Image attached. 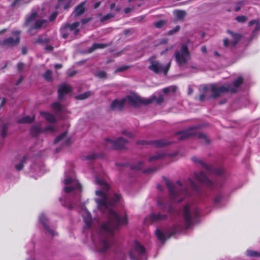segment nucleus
<instances>
[{
  "label": "nucleus",
  "instance_id": "obj_62",
  "mask_svg": "<svg viewBox=\"0 0 260 260\" xmlns=\"http://www.w3.org/2000/svg\"><path fill=\"white\" fill-rule=\"evenodd\" d=\"M138 144H142V145H144V144H147L148 143L146 142V141H139L137 143Z\"/></svg>",
  "mask_w": 260,
  "mask_h": 260
},
{
  "label": "nucleus",
  "instance_id": "obj_44",
  "mask_svg": "<svg viewBox=\"0 0 260 260\" xmlns=\"http://www.w3.org/2000/svg\"><path fill=\"white\" fill-rule=\"evenodd\" d=\"M222 200V197L220 195L218 194L215 196V197L214 199V203L215 205H218L219 203H220Z\"/></svg>",
  "mask_w": 260,
  "mask_h": 260
},
{
  "label": "nucleus",
  "instance_id": "obj_34",
  "mask_svg": "<svg viewBox=\"0 0 260 260\" xmlns=\"http://www.w3.org/2000/svg\"><path fill=\"white\" fill-rule=\"evenodd\" d=\"M165 156V154L162 153H159L155 154L149 157V161H155L162 158Z\"/></svg>",
  "mask_w": 260,
  "mask_h": 260
},
{
  "label": "nucleus",
  "instance_id": "obj_48",
  "mask_svg": "<svg viewBox=\"0 0 260 260\" xmlns=\"http://www.w3.org/2000/svg\"><path fill=\"white\" fill-rule=\"evenodd\" d=\"M180 27L179 25H177L174 28H173L172 30H170L168 31V35H172L174 34L175 32H177L180 30Z\"/></svg>",
  "mask_w": 260,
  "mask_h": 260
},
{
  "label": "nucleus",
  "instance_id": "obj_20",
  "mask_svg": "<svg viewBox=\"0 0 260 260\" xmlns=\"http://www.w3.org/2000/svg\"><path fill=\"white\" fill-rule=\"evenodd\" d=\"M19 31H15L13 32L12 34L15 35L14 37H10L7 39L4 40L2 44L8 46H13L18 44L19 42Z\"/></svg>",
  "mask_w": 260,
  "mask_h": 260
},
{
  "label": "nucleus",
  "instance_id": "obj_27",
  "mask_svg": "<svg viewBox=\"0 0 260 260\" xmlns=\"http://www.w3.org/2000/svg\"><path fill=\"white\" fill-rule=\"evenodd\" d=\"M109 46L108 44L105 43H94L89 48L88 52L91 53L98 49L104 48Z\"/></svg>",
  "mask_w": 260,
  "mask_h": 260
},
{
  "label": "nucleus",
  "instance_id": "obj_38",
  "mask_svg": "<svg viewBox=\"0 0 260 260\" xmlns=\"http://www.w3.org/2000/svg\"><path fill=\"white\" fill-rule=\"evenodd\" d=\"M246 255L250 257H260V252L257 251L247 250L246 252Z\"/></svg>",
  "mask_w": 260,
  "mask_h": 260
},
{
  "label": "nucleus",
  "instance_id": "obj_50",
  "mask_svg": "<svg viewBox=\"0 0 260 260\" xmlns=\"http://www.w3.org/2000/svg\"><path fill=\"white\" fill-rule=\"evenodd\" d=\"M23 3V0H15L12 4L13 7H18Z\"/></svg>",
  "mask_w": 260,
  "mask_h": 260
},
{
  "label": "nucleus",
  "instance_id": "obj_16",
  "mask_svg": "<svg viewBox=\"0 0 260 260\" xmlns=\"http://www.w3.org/2000/svg\"><path fill=\"white\" fill-rule=\"evenodd\" d=\"M197 134V127L192 126L185 131L177 133L176 135L178 136V139L179 140H182L194 136Z\"/></svg>",
  "mask_w": 260,
  "mask_h": 260
},
{
  "label": "nucleus",
  "instance_id": "obj_37",
  "mask_svg": "<svg viewBox=\"0 0 260 260\" xmlns=\"http://www.w3.org/2000/svg\"><path fill=\"white\" fill-rule=\"evenodd\" d=\"M167 21L166 20H160L158 21L155 22L154 23V25L156 28H160L165 26Z\"/></svg>",
  "mask_w": 260,
  "mask_h": 260
},
{
  "label": "nucleus",
  "instance_id": "obj_19",
  "mask_svg": "<svg viewBox=\"0 0 260 260\" xmlns=\"http://www.w3.org/2000/svg\"><path fill=\"white\" fill-rule=\"evenodd\" d=\"M195 179L208 187H214L215 186L214 183L208 178L206 175L203 172H201L199 174L196 173Z\"/></svg>",
  "mask_w": 260,
  "mask_h": 260
},
{
  "label": "nucleus",
  "instance_id": "obj_15",
  "mask_svg": "<svg viewBox=\"0 0 260 260\" xmlns=\"http://www.w3.org/2000/svg\"><path fill=\"white\" fill-rule=\"evenodd\" d=\"M191 159L193 162L201 164V166L206 169L209 173H214L217 175H220L223 173V169L222 168H213L212 167L207 165L202 160L198 159L196 157H192Z\"/></svg>",
  "mask_w": 260,
  "mask_h": 260
},
{
  "label": "nucleus",
  "instance_id": "obj_52",
  "mask_svg": "<svg viewBox=\"0 0 260 260\" xmlns=\"http://www.w3.org/2000/svg\"><path fill=\"white\" fill-rule=\"evenodd\" d=\"M128 68H129V66H123L122 67H120L117 68L115 70V72L116 73V72H123L124 71L127 70Z\"/></svg>",
  "mask_w": 260,
  "mask_h": 260
},
{
  "label": "nucleus",
  "instance_id": "obj_25",
  "mask_svg": "<svg viewBox=\"0 0 260 260\" xmlns=\"http://www.w3.org/2000/svg\"><path fill=\"white\" fill-rule=\"evenodd\" d=\"M37 15V13L35 12H32L31 14L26 18L25 25L27 26H31L32 27V25L34 22V20L35 18H36Z\"/></svg>",
  "mask_w": 260,
  "mask_h": 260
},
{
  "label": "nucleus",
  "instance_id": "obj_22",
  "mask_svg": "<svg viewBox=\"0 0 260 260\" xmlns=\"http://www.w3.org/2000/svg\"><path fill=\"white\" fill-rule=\"evenodd\" d=\"M72 91V88L69 85L62 84L59 86L58 92V98L61 99L63 98L64 95L70 93Z\"/></svg>",
  "mask_w": 260,
  "mask_h": 260
},
{
  "label": "nucleus",
  "instance_id": "obj_6",
  "mask_svg": "<svg viewBox=\"0 0 260 260\" xmlns=\"http://www.w3.org/2000/svg\"><path fill=\"white\" fill-rule=\"evenodd\" d=\"M189 41L182 44L179 49L175 51L174 57L177 64L181 66L186 64L190 58V53L188 50Z\"/></svg>",
  "mask_w": 260,
  "mask_h": 260
},
{
  "label": "nucleus",
  "instance_id": "obj_47",
  "mask_svg": "<svg viewBox=\"0 0 260 260\" xmlns=\"http://www.w3.org/2000/svg\"><path fill=\"white\" fill-rule=\"evenodd\" d=\"M188 183L189 184L190 187L192 188V189L194 190H197L198 189V187L195 184V183L190 179L189 178L188 179Z\"/></svg>",
  "mask_w": 260,
  "mask_h": 260
},
{
  "label": "nucleus",
  "instance_id": "obj_2",
  "mask_svg": "<svg viewBox=\"0 0 260 260\" xmlns=\"http://www.w3.org/2000/svg\"><path fill=\"white\" fill-rule=\"evenodd\" d=\"M64 179L63 183L64 185L63 191L66 193L63 201L60 199L62 205L69 209L73 208L71 203V199L77 201L80 198V194L82 191V187L80 183L76 179L74 172L72 170L66 171L64 173Z\"/></svg>",
  "mask_w": 260,
  "mask_h": 260
},
{
  "label": "nucleus",
  "instance_id": "obj_40",
  "mask_svg": "<svg viewBox=\"0 0 260 260\" xmlns=\"http://www.w3.org/2000/svg\"><path fill=\"white\" fill-rule=\"evenodd\" d=\"M115 13H110L107 14V15H105L104 16H103L102 17L101 21L102 22L107 21V20L110 19V18L114 17L115 16Z\"/></svg>",
  "mask_w": 260,
  "mask_h": 260
},
{
  "label": "nucleus",
  "instance_id": "obj_35",
  "mask_svg": "<svg viewBox=\"0 0 260 260\" xmlns=\"http://www.w3.org/2000/svg\"><path fill=\"white\" fill-rule=\"evenodd\" d=\"M52 108L56 112H61L63 110V106L57 102L52 104Z\"/></svg>",
  "mask_w": 260,
  "mask_h": 260
},
{
  "label": "nucleus",
  "instance_id": "obj_42",
  "mask_svg": "<svg viewBox=\"0 0 260 260\" xmlns=\"http://www.w3.org/2000/svg\"><path fill=\"white\" fill-rule=\"evenodd\" d=\"M198 137L199 139H203L205 141V143L206 144H208L209 143V140L208 138V137L204 134H203V133L198 134Z\"/></svg>",
  "mask_w": 260,
  "mask_h": 260
},
{
  "label": "nucleus",
  "instance_id": "obj_63",
  "mask_svg": "<svg viewBox=\"0 0 260 260\" xmlns=\"http://www.w3.org/2000/svg\"><path fill=\"white\" fill-rule=\"evenodd\" d=\"M201 50L203 53H206L207 52L206 47L205 46L201 47Z\"/></svg>",
  "mask_w": 260,
  "mask_h": 260
},
{
  "label": "nucleus",
  "instance_id": "obj_4",
  "mask_svg": "<svg viewBox=\"0 0 260 260\" xmlns=\"http://www.w3.org/2000/svg\"><path fill=\"white\" fill-rule=\"evenodd\" d=\"M171 198L175 202H180L188 194L186 184H182L179 181L173 183L168 179L165 180Z\"/></svg>",
  "mask_w": 260,
  "mask_h": 260
},
{
  "label": "nucleus",
  "instance_id": "obj_57",
  "mask_svg": "<svg viewBox=\"0 0 260 260\" xmlns=\"http://www.w3.org/2000/svg\"><path fill=\"white\" fill-rule=\"evenodd\" d=\"M96 157V156L95 154H91L89 155L86 156H84V158L85 159H92Z\"/></svg>",
  "mask_w": 260,
  "mask_h": 260
},
{
  "label": "nucleus",
  "instance_id": "obj_46",
  "mask_svg": "<svg viewBox=\"0 0 260 260\" xmlns=\"http://www.w3.org/2000/svg\"><path fill=\"white\" fill-rule=\"evenodd\" d=\"M8 126L7 124H5L3 126V131L1 134L2 137L3 138H4L7 135V131L8 129Z\"/></svg>",
  "mask_w": 260,
  "mask_h": 260
},
{
  "label": "nucleus",
  "instance_id": "obj_11",
  "mask_svg": "<svg viewBox=\"0 0 260 260\" xmlns=\"http://www.w3.org/2000/svg\"><path fill=\"white\" fill-rule=\"evenodd\" d=\"M126 104L133 106L134 107H139L142 105H148L152 103V99H143L136 94H132L127 95L125 98Z\"/></svg>",
  "mask_w": 260,
  "mask_h": 260
},
{
  "label": "nucleus",
  "instance_id": "obj_29",
  "mask_svg": "<svg viewBox=\"0 0 260 260\" xmlns=\"http://www.w3.org/2000/svg\"><path fill=\"white\" fill-rule=\"evenodd\" d=\"M84 12V4L81 3L77 6L75 9L74 13L75 16H79L83 14Z\"/></svg>",
  "mask_w": 260,
  "mask_h": 260
},
{
  "label": "nucleus",
  "instance_id": "obj_30",
  "mask_svg": "<svg viewBox=\"0 0 260 260\" xmlns=\"http://www.w3.org/2000/svg\"><path fill=\"white\" fill-rule=\"evenodd\" d=\"M26 158V156H23L20 162L15 165V168L17 171H20L23 168Z\"/></svg>",
  "mask_w": 260,
  "mask_h": 260
},
{
  "label": "nucleus",
  "instance_id": "obj_61",
  "mask_svg": "<svg viewBox=\"0 0 260 260\" xmlns=\"http://www.w3.org/2000/svg\"><path fill=\"white\" fill-rule=\"evenodd\" d=\"M53 47L51 46L48 45L45 47V50L47 51H51L53 50Z\"/></svg>",
  "mask_w": 260,
  "mask_h": 260
},
{
  "label": "nucleus",
  "instance_id": "obj_43",
  "mask_svg": "<svg viewBox=\"0 0 260 260\" xmlns=\"http://www.w3.org/2000/svg\"><path fill=\"white\" fill-rule=\"evenodd\" d=\"M44 78L47 81L52 80V73L50 70H47L44 74Z\"/></svg>",
  "mask_w": 260,
  "mask_h": 260
},
{
  "label": "nucleus",
  "instance_id": "obj_3",
  "mask_svg": "<svg viewBox=\"0 0 260 260\" xmlns=\"http://www.w3.org/2000/svg\"><path fill=\"white\" fill-rule=\"evenodd\" d=\"M243 79L239 77L233 83L232 86L225 85L217 87L215 85H203L200 88V94L199 100L200 101L208 100L211 98L215 99L225 91L236 92L242 84Z\"/></svg>",
  "mask_w": 260,
  "mask_h": 260
},
{
  "label": "nucleus",
  "instance_id": "obj_21",
  "mask_svg": "<svg viewBox=\"0 0 260 260\" xmlns=\"http://www.w3.org/2000/svg\"><path fill=\"white\" fill-rule=\"evenodd\" d=\"M126 104V103L124 98L121 100H115L111 103L110 108L112 110L120 111Z\"/></svg>",
  "mask_w": 260,
  "mask_h": 260
},
{
  "label": "nucleus",
  "instance_id": "obj_1",
  "mask_svg": "<svg viewBox=\"0 0 260 260\" xmlns=\"http://www.w3.org/2000/svg\"><path fill=\"white\" fill-rule=\"evenodd\" d=\"M95 183L101 186L102 189L95 191L98 197L95 199V201L99 210L103 213H107L108 220L101 226L98 235V243L96 244L94 238L92 236V240L96 245L97 250L100 252H105L108 251L114 244V230L120 225L126 224L127 217L126 215L121 216L118 215L111 208L112 205L120 200V196L115 193L112 197H108L106 191L109 189V187L105 180L96 177Z\"/></svg>",
  "mask_w": 260,
  "mask_h": 260
},
{
  "label": "nucleus",
  "instance_id": "obj_36",
  "mask_svg": "<svg viewBox=\"0 0 260 260\" xmlns=\"http://www.w3.org/2000/svg\"><path fill=\"white\" fill-rule=\"evenodd\" d=\"M248 24L249 26H252L253 24H255V28L253 30V34H255L256 32L260 30V23L257 22L255 20L250 21Z\"/></svg>",
  "mask_w": 260,
  "mask_h": 260
},
{
  "label": "nucleus",
  "instance_id": "obj_17",
  "mask_svg": "<svg viewBox=\"0 0 260 260\" xmlns=\"http://www.w3.org/2000/svg\"><path fill=\"white\" fill-rule=\"evenodd\" d=\"M55 128L52 126H46L44 129H42L39 125H35L31 127L30 133L34 136H37L41 133H54L55 132Z\"/></svg>",
  "mask_w": 260,
  "mask_h": 260
},
{
  "label": "nucleus",
  "instance_id": "obj_10",
  "mask_svg": "<svg viewBox=\"0 0 260 260\" xmlns=\"http://www.w3.org/2000/svg\"><path fill=\"white\" fill-rule=\"evenodd\" d=\"M127 143V140L119 137L116 140L106 139L105 142V145L108 149L119 150L125 148Z\"/></svg>",
  "mask_w": 260,
  "mask_h": 260
},
{
  "label": "nucleus",
  "instance_id": "obj_9",
  "mask_svg": "<svg viewBox=\"0 0 260 260\" xmlns=\"http://www.w3.org/2000/svg\"><path fill=\"white\" fill-rule=\"evenodd\" d=\"M80 22H79L73 23L72 24H65L60 28L62 37L63 39H66L68 37H70L71 38H74L79 32L80 30L78 28Z\"/></svg>",
  "mask_w": 260,
  "mask_h": 260
},
{
  "label": "nucleus",
  "instance_id": "obj_26",
  "mask_svg": "<svg viewBox=\"0 0 260 260\" xmlns=\"http://www.w3.org/2000/svg\"><path fill=\"white\" fill-rule=\"evenodd\" d=\"M40 115L44 117V118L49 122L53 123L56 121V118L54 116L49 113L41 112Z\"/></svg>",
  "mask_w": 260,
  "mask_h": 260
},
{
  "label": "nucleus",
  "instance_id": "obj_33",
  "mask_svg": "<svg viewBox=\"0 0 260 260\" xmlns=\"http://www.w3.org/2000/svg\"><path fill=\"white\" fill-rule=\"evenodd\" d=\"M34 119V117H31L29 116H26L19 119L18 122L21 123H29L32 122Z\"/></svg>",
  "mask_w": 260,
  "mask_h": 260
},
{
  "label": "nucleus",
  "instance_id": "obj_51",
  "mask_svg": "<svg viewBox=\"0 0 260 260\" xmlns=\"http://www.w3.org/2000/svg\"><path fill=\"white\" fill-rule=\"evenodd\" d=\"M236 20L239 22H244L246 21L247 18L244 16H239L236 18Z\"/></svg>",
  "mask_w": 260,
  "mask_h": 260
},
{
  "label": "nucleus",
  "instance_id": "obj_45",
  "mask_svg": "<svg viewBox=\"0 0 260 260\" xmlns=\"http://www.w3.org/2000/svg\"><path fill=\"white\" fill-rule=\"evenodd\" d=\"M95 75L100 78H104L106 76L105 72L100 71L95 73Z\"/></svg>",
  "mask_w": 260,
  "mask_h": 260
},
{
  "label": "nucleus",
  "instance_id": "obj_31",
  "mask_svg": "<svg viewBox=\"0 0 260 260\" xmlns=\"http://www.w3.org/2000/svg\"><path fill=\"white\" fill-rule=\"evenodd\" d=\"M66 132H64L62 134H61L60 135L58 136L56 138V139L54 140V143H58L60 141H64L67 144H68L69 143V140H67L66 139Z\"/></svg>",
  "mask_w": 260,
  "mask_h": 260
},
{
  "label": "nucleus",
  "instance_id": "obj_60",
  "mask_svg": "<svg viewBox=\"0 0 260 260\" xmlns=\"http://www.w3.org/2000/svg\"><path fill=\"white\" fill-rule=\"evenodd\" d=\"M134 7L132 8H126L124 9V12L125 14H127L129 13L132 10H133Z\"/></svg>",
  "mask_w": 260,
  "mask_h": 260
},
{
  "label": "nucleus",
  "instance_id": "obj_8",
  "mask_svg": "<svg viewBox=\"0 0 260 260\" xmlns=\"http://www.w3.org/2000/svg\"><path fill=\"white\" fill-rule=\"evenodd\" d=\"M129 256L132 260H146L147 258L145 249L137 241L133 244Z\"/></svg>",
  "mask_w": 260,
  "mask_h": 260
},
{
  "label": "nucleus",
  "instance_id": "obj_39",
  "mask_svg": "<svg viewBox=\"0 0 260 260\" xmlns=\"http://www.w3.org/2000/svg\"><path fill=\"white\" fill-rule=\"evenodd\" d=\"M177 89V87L175 86H171L163 89L162 91L165 93H167L170 91L175 92Z\"/></svg>",
  "mask_w": 260,
  "mask_h": 260
},
{
  "label": "nucleus",
  "instance_id": "obj_59",
  "mask_svg": "<svg viewBox=\"0 0 260 260\" xmlns=\"http://www.w3.org/2000/svg\"><path fill=\"white\" fill-rule=\"evenodd\" d=\"M76 73V72L75 71H69L68 72V76L69 77H72L75 75Z\"/></svg>",
  "mask_w": 260,
  "mask_h": 260
},
{
  "label": "nucleus",
  "instance_id": "obj_18",
  "mask_svg": "<svg viewBox=\"0 0 260 260\" xmlns=\"http://www.w3.org/2000/svg\"><path fill=\"white\" fill-rule=\"evenodd\" d=\"M40 223L43 226L46 230V233L54 237L57 235L56 233L50 229L48 224V219L44 213H41L39 217Z\"/></svg>",
  "mask_w": 260,
  "mask_h": 260
},
{
  "label": "nucleus",
  "instance_id": "obj_41",
  "mask_svg": "<svg viewBox=\"0 0 260 260\" xmlns=\"http://www.w3.org/2000/svg\"><path fill=\"white\" fill-rule=\"evenodd\" d=\"M90 94V92H86L77 96L76 98L79 100H84L88 98Z\"/></svg>",
  "mask_w": 260,
  "mask_h": 260
},
{
  "label": "nucleus",
  "instance_id": "obj_23",
  "mask_svg": "<svg viewBox=\"0 0 260 260\" xmlns=\"http://www.w3.org/2000/svg\"><path fill=\"white\" fill-rule=\"evenodd\" d=\"M173 14L176 21H183L187 15L186 11L182 10H175Z\"/></svg>",
  "mask_w": 260,
  "mask_h": 260
},
{
  "label": "nucleus",
  "instance_id": "obj_54",
  "mask_svg": "<svg viewBox=\"0 0 260 260\" xmlns=\"http://www.w3.org/2000/svg\"><path fill=\"white\" fill-rule=\"evenodd\" d=\"M243 5V3L241 2L238 3L235 7V11L238 12L241 9V7Z\"/></svg>",
  "mask_w": 260,
  "mask_h": 260
},
{
  "label": "nucleus",
  "instance_id": "obj_13",
  "mask_svg": "<svg viewBox=\"0 0 260 260\" xmlns=\"http://www.w3.org/2000/svg\"><path fill=\"white\" fill-rule=\"evenodd\" d=\"M227 32L230 36L231 41L228 38L223 40V45L226 47L232 48L235 47L242 37L241 34L236 33L231 30H227Z\"/></svg>",
  "mask_w": 260,
  "mask_h": 260
},
{
  "label": "nucleus",
  "instance_id": "obj_5",
  "mask_svg": "<svg viewBox=\"0 0 260 260\" xmlns=\"http://www.w3.org/2000/svg\"><path fill=\"white\" fill-rule=\"evenodd\" d=\"M158 212L152 213L149 216L146 217L144 222L145 223H151L153 222H158L165 220L167 218V215L164 213L166 211L171 213L173 211V208L170 205H166L158 201L157 202Z\"/></svg>",
  "mask_w": 260,
  "mask_h": 260
},
{
  "label": "nucleus",
  "instance_id": "obj_14",
  "mask_svg": "<svg viewBox=\"0 0 260 260\" xmlns=\"http://www.w3.org/2000/svg\"><path fill=\"white\" fill-rule=\"evenodd\" d=\"M178 230H179L177 229H172L170 232H164L159 229H156L155 234L159 242L164 243L168 238L175 234Z\"/></svg>",
  "mask_w": 260,
  "mask_h": 260
},
{
  "label": "nucleus",
  "instance_id": "obj_7",
  "mask_svg": "<svg viewBox=\"0 0 260 260\" xmlns=\"http://www.w3.org/2000/svg\"><path fill=\"white\" fill-rule=\"evenodd\" d=\"M199 213L198 208L194 205L187 204L184 207L183 214L187 228L193 224L194 218L198 216Z\"/></svg>",
  "mask_w": 260,
  "mask_h": 260
},
{
  "label": "nucleus",
  "instance_id": "obj_12",
  "mask_svg": "<svg viewBox=\"0 0 260 260\" xmlns=\"http://www.w3.org/2000/svg\"><path fill=\"white\" fill-rule=\"evenodd\" d=\"M149 61L150 63V65L148 67V69L152 71L156 74L163 72L165 75H167L171 64L170 61L166 67H164L157 60H155L152 58H149Z\"/></svg>",
  "mask_w": 260,
  "mask_h": 260
},
{
  "label": "nucleus",
  "instance_id": "obj_56",
  "mask_svg": "<svg viewBox=\"0 0 260 260\" xmlns=\"http://www.w3.org/2000/svg\"><path fill=\"white\" fill-rule=\"evenodd\" d=\"M142 164H143V162L142 161H140L138 162L137 166H133L132 168L133 169H135V170L141 169L142 167Z\"/></svg>",
  "mask_w": 260,
  "mask_h": 260
},
{
  "label": "nucleus",
  "instance_id": "obj_28",
  "mask_svg": "<svg viewBox=\"0 0 260 260\" xmlns=\"http://www.w3.org/2000/svg\"><path fill=\"white\" fill-rule=\"evenodd\" d=\"M83 211L85 213V214H83V217L84 218V222L88 226H90L92 221L90 214L88 211H86V210H85Z\"/></svg>",
  "mask_w": 260,
  "mask_h": 260
},
{
  "label": "nucleus",
  "instance_id": "obj_32",
  "mask_svg": "<svg viewBox=\"0 0 260 260\" xmlns=\"http://www.w3.org/2000/svg\"><path fill=\"white\" fill-rule=\"evenodd\" d=\"M151 143L156 147H162L170 144L168 142H166L162 140L154 141Z\"/></svg>",
  "mask_w": 260,
  "mask_h": 260
},
{
  "label": "nucleus",
  "instance_id": "obj_58",
  "mask_svg": "<svg viewBox=\"0 0 260 260\" xmlns=\"http://www.w3.org/2000/svg\"><path fill=\"white\" fill-rule=\"evenodd\" d=\"M24 66V64L23 63H19L17 66L18 70L19 72H21L22 70L23 69V67Z\"/></svg>",
  "mask_w": 260,
  "mask_h": 260
},
{
  "label": "nucleus",
  "instance_id": "obj_49",
  "mask_svg": "<svg viewBox=\"0 0 260 260\" xmlns=\"http://www.w3.org/2000/svg\"><path fill=\"white\" fill-rule=\"evenodd\" d=\"M150 99H152V102L155 100L157 104H160L164 101V98L162 96L158 97L157 99H156V97L155 96H152V98H151Z\"/></svg>",
  "mask_w": 260,
  "mask_h": 260
},
{
  "label": "nucleus",
  "instance_id": "obj_24",
  "mask_svg": "<svg viewBox=\"0 0 260 260\" xmlns=\"http://www.w3.org/2000/svg\"><path fill=\"white\" fill-rule=\"evenodd\" d=\"M47 21L45 19L37 20L35 21L34 25L29 29V31L31 32L34 29H39L46 25Z\"/></svg>",
  "mask_w": 260,
  "mask_h": 260
},
{
  "label": "nucleus",
  "instance_id": "obj_55",
  "mask_svg": "<svg viewBox=\"0 0 260 260\" xmlns=\"http://www.w3.org/2000/svg\"><path fill=\"white\" fill-rule=\"evenodd\" d=\"M58 14V12L57 11L53 12L49 17V21H53L56 17Z\"/></svg>",
  "mask_w": 260,
  "mask_h": 260
},
{
  "label": "nucleus",
  "instance_id": "obj_64",
  "mask_svg": "<svg viewBox=\"0 0 260 260\" xmlns=\"http://www.w3.org/2000/svg\"><path fill=\"white\" fill-rule=\"evenodd\" d=\"M131 31V29H126L123 31V33L125 35H128Z\"/></svg>",
  "mask_w": 260,
  "mask_h": 260
},
{
  "label": "nucleus",
  "instance_id": "obj_53",
  "mask_svg": "<svg viewBox=\"0 0 260 260\" xmlns=\"http://www.w3.org/2000/svg\"><path fill=\"white\" fill-rule=\"evenodd\" d=\"M122 134L125 135L129 138H132L134 137V135L129 131L127 130H123L121 132Z\"/></svg>",
  "mask_w": 260,
  "mask_h": 260
}]
</instances>
